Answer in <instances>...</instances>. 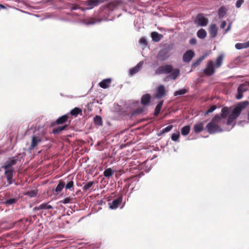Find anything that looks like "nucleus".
<instances>
[{
	"instance_id": "1",
	"label": "nucleus",
	"mask_w": 249,
	"mask_h": 249,
	"mask_svg": "<svg viewBox=\"0 0 249 249\" xmlns=\"http://www.w3.org/2000/svg\"><path fill=\"white\" fill-rule=\"evenodd\" d=\"M230 111V108L229 107H223L221 110V116L216 115L206 125V128L208 132L210 134H214L222 132V129L218 125V124L221 122L222 118L225 119L227 117Z\"/></svg>"
},
{
	"instance_id": "2",
	"label": "nucleus",
	"mask_w": 249,
	"mask_h": 249,
	"mask_svg": "<svg viewBox=\"0 0 249 249\" xmlns=\"http://www.w3.org/2000/svg\"><path fill=\"white\" fill-rule=\"evenodd\" d=\"M249 105V102L244 101L238 103L233 108L231 113L229 115L228 119L227 121L228 125L235 124V120L239 116L241 111L245 109Z\"/></svg>"
},
{
	"instance_id": "3",
	"label": "nucleus",
	"mask_w": 249,
	"mask_h": 249,
	"mask_svg": "<svg viewBox=\"0 0 249 249\" xmlns=\"http://www.w3.org/2000/svg\"><path fill=\"white\" fill-rule=\"evenodd\" d=\"M169 77L175 80L180 74V71L178 69H173L171 65H164L159 67L155 71V74L160 75L161 74H169Z\"/></svg>"
},
{
	"instance_id": "4",
	"label": "nucleus",
	"mask_w": 249,
	"mask_h": 249,
	"mask_svg": "<svg viewBox=\"0 0 249 249\" xmlns=\"http://www.w3.org/2000/svg\"><path fill=\"white\" fill-rule=\"evenodd\" d=\"M123 4V2L122 0H115L109 3L106 6H102L101 9L104 14L109 15L110 12L113 11L118 7L121 6Z\"/></svg>"
},
{
	"instance_id": "5",
	"label": "nucleus",
	"mask_w": 249,
	"mask_h": 249,
	"mask_svg": "<svg viewBox=\"0 0 249 249\" xmlns=\"http://www.w3.org/2000/svg\"><path fill=\"white\" fill-rule=\"evenodd\" d=\"M214 72L213 62L211 60H209L205 69L204 70V73L206 76H210L213 75Z\"/></svg>"
},
{
	"instance_id": "6",
	"label": "nucleus",
	"mask_w": 249,
	"mask_h": 249,
	"mask_svg": "<svg viewBox=\"0 0 249 249\" xmlns=\"http://www.w3.org/2000/svg\"><path fill=\"white\" fill-rule=\"evenodd\" d=\"M249 85V83L248 82H245L239 86L237 88L238 94L236 96V99L239 100L243 97V93L248 90Z\"/></svg>"
},
{
	"instance_id": "7",
	"label": "nucleus",
	"mask_w": 249,
	"mask_h": 249,
	"mask_svg": "<svg viewBox=\"0 0 249 249\" xmlns=\"http://www.w3.org/2000/svg\"><path fill=\"white\" fill-rule=\"evenodd\" d=\"M170 56L169 50L167 49L161 50L158 53L157 56V59L160 61H164L168 59Z\"/></svg>"
},
{
	"instance_id": "8",
	"label": "nucleus",
	"mask_w": 249,
	"mask_h": 249,
	"mask_svg": "<svg viewBox=\"0 0 249 249\" xmlns=\"http://www.w3.org/2000/svg\"><path fill=\"white\" fill-rule=\"evenodd\" d=\"M5 170L4 175L7 178V181L8 184H11L13 183L14 180L13 179V169L3 168Z\"/></svg>"
},
{
	"instance_id": "9",
	"label": "nucleus",
	"mask_w": 249,
	"mask_h": 249,
	"mask_svg": "<svg viewBox=\"0 0 249 249\" xmlns=\"http://www.w3.org/2000/svg\"><path fill=\"white\" fill-rule=\"evenodd\" d=\"M195 52L189 50L187 51L183 55L182 59L184 62L189 63L195 56Z\"/></svg>"
},
{
	"instance_id": "10",
	"label": "nucleus",
	"mask_w": 249,
	"mask_h": 249,
	"mask_svg": "<svg viewBox=\"0 0 249 249\" xmlns=\"http://www.w3.org/2000/svg\"><path fill=\"white\" fill-rule=\"evenodd\" d=\"M42 141V137L40 136H33L32 138L31 145L29 149L33 150L37 145Z\"/></svg>"
},
{
	"instance_id": "11",
	"label": "nucleus",
	"mask_w": 249,
	"mask_h": 249,
	"mask_svg": "<svg viewBox=\"0 0 249 249\" xmlns=\"http://www.w3.org/2000/svg\"><path fill=\"white\" fill-rule=\"evenodd\" d=\"M69 118V116L67 114L64 115L59 117L55 122L51 123L50 124L51 127L54 126L55 124H62L67 122Z\"/></svg>"
},
{
	"instance_id": "12",
	"label": "nucleus",
	"mask_w": 249,
	"mask_h": 249,
	"mask_svg": "<svg viewBox=\"0 0 249 249\" xmlns=\"http://www.w3.org/2000/svg\"><path fill=\"white\" fill-rule=\"evenodd\" d=\"M197 23L202 26L207 25L208 22V19L205 18L202 14H198L196 18Z\"/></svg>"
},
{
	"instance_id": "13",
	"label": "nucleus",
	"mask_w": 249,
	"mask_h": 249,
	"mask_svg": "<svg viewBox=\"0 0 249 249\" xmlns=\"http://www.w3.org/2000/svg\"><path fill=\"white\" fill-rule=\"evenodd\" d=\"M123 200L122 196H119L114 199L111 203H109V208L111 209H116L122 203Z\"/></svg>"
},
{
	"instance_id": "14",
	"label": "nucleus",
	"mask_w": 249,
	"mask_h": 249,
	"mask_svg": "<svg viewBox=\"0 0 249 249\" xmlns=\"http://www.w3.org/2000/svg\"><path fill=\"white\" fill-rule=\"evenodd\" d=\"M165 89L163 85H160L157 89V92L155 95L156 98L160 99L165 95Z\"/></svg>"
},
{
	"instance_id": "15",
	"label": "nucleus",
	"mask_w": 249,
	"mask_h": 249,
	"mask_svg": "<svg viewBox=\"0 0 249 249\" xmlns=\"http://www.w3.org/2000/svg\"><path fill=\"white\" fill-rule=\"evenodd\" d=\"M17 162V160L16 159V157H13L7 161L2 167L3 168L13 169L12 166L15 165Z\"/></svg>"
},
{
	"instance_id": "16",
	"label": "nucleus",
	"mask_w": 249,
	"mask_h": 249,
	"mask_svg": "<svg viewBox=\"0 0 249 249\" xmlns=\"http://www.w3.org/2000/svg\"><path fill=\"white\" fill-rule=\"evenodd\" d=\"M209 32L211 37L214 38L216 37L217 34V28L215 24L211 25L209 27Z\"/></svg>"
},
{
	"instance_id": "17",
	"label": "nucleus",
	"mask_w": 249,
	"mask_h": 249,
	"mask_svg": "<svg viewBox=\"0 0 249 249\" xmlns=\"http://www.w3.org/2000/svg\"><path fill=\"white\" fill-rule=\"evenodd\" d=\"M65 182L62 179L59 180L58 184H57L56 188L54 190V194L55 195H58L64 188Z\"/></svg>"
},
{
	"instance_id": "18",
	"label": "nucleus",
	"mask_w": 249,
	"mask_h": 249,
	"mask_svg": "<svg viewBox=\"0 0 249 249\" xmlns=\"http://www.w3.org/2000/svg\"><path fill=\"white\" fill-rule=\"evenodd\" d=\"M111 81L112 79L111 78L105 79L99 83V85L103 89H107L109 87Z\"/></svg>"
},
{
	"instance_id": "19",
	"label": "nucleus",
	"mask_w": 249,
	"mask_h": 249,
	"mask_svg": "<svg viewBox=\"0 0 249 249\" xmlns=\"http://www.w3.org/2000/svg\"><path fill=\"white\" fill-rule=\"evenodd\" d=\"M53 207L49 204V202L47 203H43L41 204L38 206H36L35 208V210H50L53 209Z\"/></svg>"
},
{
	"instance_id": "20",
	"label": "nucleus",
	"mask_w": 249,
	"mask_h": 249,
	"mask_svg": "<svg viewBox=\"0 0 249 249\" xmlns=\"http://www.w3.org/2000/svg\"><path fill=\"white\" fill-rule=\"evenodd\" d=\"M143 65V62H140L135 67L130 70V74L132 75L138 72L141 69Z\"/></svg>"
},
{
	"instance_id": "21",
	"label": "nucleus",
	"mask_w": 249,
	"mask_h": 249,
	"mask_svg": "<svg viewBox=\"0 0 249 249\" xmlns=\"http://www.w3.org/2000/svg\"><path fill=\"white\" fill-rule=\"evenodd\" d=\"M151 96L149 94L143 95L141 98V103L143 106L148 105L150 101Z\"/></svg>"
},
{
	"instance_id": "22",
	"label": "nucleus",
	"mask_w": 249,
	"mask_h": 249,
	"mask_svg": "<svg viewBox=\"0 0 249 249\" xmlns=\"http://www.w3.org/2000/svg\"><path fill=\"white\" fill-rule=\"evenodd\" d=\"M204 128V124L203 122H200L196 124L194 126V131L196 133H198L202 131Z\"/></svg>"
},
{
	"instance_id": "23",
	"label": "nucleus",
	"mask_w": 249,
	"mask_h": 249,
	"mask_svg": "<svg viewBox=\"0 0 249 249\" xmlns=\"http://www.w3.org/2000/svg\"><path fill=\"white\" fill-rule=\"evenodd\" d=\"M74 196L75 195L72 194V195L70 196H69L67 197L63 200H61L60 203L64 204L72 203L75 199Z\"/></svg>"
},
{
	"instance_id": "24",
	"label": "nucleus",
	"mask_w": 249,
	"mask_h": 249,
	"mask_svg": "<svg viewBox=\"0 0 249 249\" xmlns=\"http://www.w3.org/2000/svg\"><path fill=\"white\" fill-rule=\"evenodd\" d=\"M18 199H19V197H13V198H8L7 199H6L4 201V203L6 206L12 205H13L14 204H16L18 202Z\"/></svg>"
},
{
	"instance_id": "25",
	"label": "nucleus",
	"mask_w": 249,
	"mask_h": 249,
	"mask_svg": "<svg viewBox=\"0 0 249 249\" xmlns=\"http://www.w3.org/2000/svg\"><path fill=\"white\" fill-rule=\"evenodd\" d=\"M151 35L152 40L155 42H159L163 37L161 34H160L156 32H152Z\"/></svg>"
},
{
	"instance_id": "26",
	"label": "nucleus",
	"mask_w": 249,
	"mask_h": 249,
	"mask_svg": "<svg viewBox=\"0 0 249 249\" xmlns=\"http://www.w3.org/2000/svg\"><path fill=\"white\" fill-rule=\"evenodd\" d=\"M235 47L238 50L249 48V41L243 43H236L235 45Z\"/></svg>"
},
{
	"instance_id": "27",
	"label": "nucleus",
	"mask_w": 249,
	"mask_h": 249,
	"mask_svg": "<svg viewBox=\"0 0 249 249\" xmlns=\"http://www.w3.org/2000/svg\"><path fill=\"white\" fill-rule=\"evenodd\" d=\"M82 112V110L81 108L75 107L71 111L70 114L72 116H76L78 114H81Z\"/></svg>"
},
{
	"instance_id": "28",
	"label": "nucleus",
	"mask_w": 249,
	"mask_h": 249,
	"mask_svg": "<svg viewBox=\"0 0 249 249\" xmlns=\"http://www.w3.org/2000/svg\"><path fill=\"white\" fill-rule=\"evenodd\" d=\"M68 126V124H65L62 126H58L57 128H54L53 130V134H59L60 132L64 130H65Z\"/></svg>"
},
{
	"instance_id": "29",
	"label": "nucleus",
	"mask_w": 249,
	"mask_h": 249,
	"mask_svg": "<svg viewBox=\"0 0 249 249\" xmlns=\"http://www.w3.org/2000/svg\"><path fill=\"white\" fill-rule=\"evenodd\" d=\"M207 35V33L204 29H201L199 30L197 32V36L198 38L201 39L204 38Z\"/></svg>"
},
{
	"instance_id": "30",
	"label": "nucleus",
	"mask_w": 249,
	"mask_h": 249,
	"mask_svg": "<svg viewBox=\"0 0 249 249\" xmlns=\"http://www.w3.org/2000/svg\"><path fill=\"white\" fill-rule=\"evenodd\" d=\"M163 101H161L159 103V104L157 105L154 112V115L156 116H157L160 111L161 108L162 107V106L163 105Z\"/></svg>"
},
{
	"instance_id": "31",
	"label": "nucleus",
	"mask_w": 249,
	"mask_h": 249,
	"mask_svg": "<svg viewBox=\"0 0 249 249\" xmlns=\"http://www.w3.org/2000/svg\"><path fill=\"white\" fill-rule=\"evenodd\" d=\"M65 187L67 190H69L71 191H74V188L73 181L72 180L68 181L67 184H65Z\"/></svg>"
},
{
	"instance_id": "32",
	"label": "nucleus",
	"mask_w": 249,
	"mask_h": 249,
	"mask_svg": "<svg viewBox=\"0 0 249 249\" xmlns=\"http://www.w3.org/2000/svg\"><path fill=\"white\" fill-rule=\"evenodd\" d=\"M173 125H169L166 127L165 128L162 129L158 134L159 136H161L163 134L165 133H167L168 132H169L171 129L173 128Z\"/></svg>"
},
{
	"instance_id": "33",
	"label": "nucleus",
	"mask_w": 249,
	"mask_h": 249,
	"mask_svg": "<svg viewBox=\"0 0 249 249\" xmlns=\"http://www.w3.org/2000/svg\"><path fill=\"white\" fill-rule=\"evenodd\" d=\"M190 131V127L189 125H186L181 129V133L182 135L186 136L188 135Z\"/></svg>"
},
{
	"instance_id": "34",
	"label": "nucleus",
	"mask_w": 249,
	"mask_h": 249,
	"mask_svg": "<svg viewBox=\"0 0 249 249\" xmlns=\"http://www.w3.org/2000/svg\"><path fill=\"white\" fill-rule=\"evenodd\" d=\"M94 122L96 125L100 126L103 124L102 119L100 116L96 115L94 118Z\"/></svg>"
},
{
	"instance_id": "35",
	"label": "nucleus",
	"mask_w": 249,
	"mask_h": 249,
	"mask_svg": "<svg viewBox=\"0 0 249 249\" xmlns=\"http://www.w3.org/2000/svg\"><path fill=\"white\" fill-rule=\"evenodd\" d=\"M223 57L222 55H220L216 58V64L215 67L216 68H219L222 64L223 61Z\"/></svg>"
},
{
	"instance_id": "36",
	"label": "nucleus",
	"mask_w": 249,
	"mask_h": 249,
	"mask_svg": "<svg viewBox=\"0 0 249 249\" xmlns=\"http://www.w3.org/2000/svg\"><path fill=\"white\" fill-rule=\"evenodd\" d=\"M114 173V172L110 168L106 169L104 172V175L106 177L109 178Z\"/></svg>"
},
{
	"instance_id": "37",
	"label": "nucleus",
	"mask_w": 249,
	"mask_h": 249,
	"mask_svg": "<svg viewBox=\"0 0 249 249\" xmlns=\"http://www.w3.org/2000/svg\"><path fill=\"white\" fill-rule=\"evenodd\" d=\"M226 13V8L224 7H221L218 11V16L220 18L223 17Z\"/></svg>"
},
{
	"instance_id": "38",
	"label": "nucleus",
	"mask_w": 249,
	"mask_h": 249,
	"mask_svg": "<svg viewBox=\"0 0 249 249\" xmlns=\"http://www.w3.org/2000/svg\"><path fill=\"white\" fill-rule=\"evenodd\" d=\"M187 92V89H179V90L175 91L174 93V95L175 96L181 95L185 94Z\"/></svg>"
},
{
	"instance_id": "39",
	"label": "nucleus",
	"mask_w": 249,
	"mask_h": 249,
	"mask_svg": "<svg viewBox=\"0 0 249 249\" xmlns=\"http://www.w3.org/2000/svg\"><path fill=\"white\" fill-rule=\"evenodd\" d=\"M93 184H94L93 181H89L88 183L85 184L83 187V191H88L92 187V186L93 185Z\"/></svg>"
},
{
	"instance_id": "40",
	"label": "nucleus",
	"mask_w": 249,
	"mask_h": 249,
	"mask_svg": "<svg viewBox=\"0 0 249 249\" xmlns=\"http://www.w3.org/2000/svg\"><path fill=\"white\" fill-rule=\"evenodd\" d=\"M37 194V192L36 190H32L26 192L25 195L31 197L36 196Z\"/></svg>"
},
{
	"instance_id": "41",
	"label": "nucleus",
	"mask_w": 249,
	"mask_h": 249,
	"mask_svg": "<svg viewBox=\"0 0 249 249\" xmlns=\"http://www.w3.org/2000/svg\"><path fill=\"white\" fill-rule=\"evenodd\" d=\"M97 21L94 18H90L85 20V23L87 24H93Z\"/></svg>"
},
{
	"instance_id": "42",
	"label": "nucleus",
	"mask_w": 249,
	"mask_h": 249,
	"mask_svg": "<svg viewBox=\"0 0 249 249\" xmlns=\"http://www.w3.org/2000/svg\"><path fill=\"white\" fill-rule=\"evenodd\" d=\"M179 133L178 132L177 133H173L171 136V139L173 141H177L179 137Z\"/></svg>"
},
{
	"instance_id": "43",
	"label": "nucleus",
	"mask_w": 249,
	"mask_h": 249,
	"mask_svg": "<svg viewBox=\"0 0 249 249\" xmlns=\"http://www.w3.org/2000/svg\"><path fill=\"white\" fill-rule=\"evenodd\" d=\"M204 56H201L197 59L193 64V66L198 65L204 59Z\"/></svg>"
},
{
	"instance_id": "44",
	"label": "nucleus",
	"mask_w": 249,
	"mask_h": 249,
	"mask_svg": "<svg viewBox=\"0 0 249 249\" xmlns=\"http://www.w3.org/2000/svg\"><path fill=\"white\" fill-rule=\"evenodd\" d=\"M216 108V106L215 105L212 106L210 108L206 111L205 114H208L210 113L213 112Z\"/></svg>"
},
{
	"instance_id": "45",
	"label": "nucleus",
	"mask_w": 249,
	"mask_h": 249,
	"mask_svg": "<svg viewBox=\"0 0 249 249\" xmlns=\"http://www.w3.org/2000/svg\"><path fill=\"white\" fill-rule=\"evenodd\" d=\"M139 43L141 45L144 46V47L147 45V40L144 37H142L140 39Z\"/></svg>"
},
{
	"instance_id": "46",
	"label": "nucleus",
	"mask_w": 249,
	"mask_h": 249,
	"mask_svg": "<svg viewBox=\"0 0 249 249\" xmlns=\"http://www.w3.org/2000/svg\"><path fill=\"white\" fill-rule=\"evenodd\" d=\"M244 2V0H237L236 2V7L237 8H239L242 4Z\"/></svg>"
},
{
	"instance_id": "47",
	"label": "nucleus",
	"mask_w": 249,
	"mask_h": 249,
	"mask_svg": "<svg viewBox=\"0 0 249 249\" xmlns=\"http://www.w3.org/2000/svg\"><path fill=\"white\" fill-rule=\"evenodd\" d=\"M189 43L191 45H195L196 43V39L195 38H191L189 41Z\"/></svg>"
},
{
	"instance_id": "48",
	"label": "nucleus",
	"mask_w": 249,
	"mask_h": 249,
	"mask_svg": "<svg viewBox=\"0 0 249 249\" xmlns=\"http://www.w3.org/2000/svg\"><path fill=\"white\" fill-rule=\"evenodd\" d=\"M80 8V7H79L78 5H76V4H73V5L71 7V11H72V10H76V9H78V8Z\"/></svg>"
},
{
	"instance_id": "49",
	"label": "nucleus",
	"mask_w": 249,
	"mask_h": 249,
	"mask_svg": "<svg viewBox=\"0 0 249 249\" xmlns=\"http://www.w3.org/2000/svg\"><path fill=\"white\" fill-rule=\"evenodd\" d=\"M226 26V22L225 21H223L220 25V28L222 29H224Z\"/></svg>"
},
{
	"instance_id": "50",
	"label": "nucleus",
	"mask_w": 249,
	"mask_h": 249,
	"mask_svg": "<svg viewBox=\"0 0 249 249\" xmlns=\"http://www.w3.org/2000/svg\"><path fill=\"white\" fill-rule=\"evenodd\" d=\"M231 24H230L228 25V28L225 30L224 34L227 33L231 29Z\"/></svg>"
},
{
	"instance_id": "51",
	"label": "nucleus",
	"mask_w": 249,
	"mask_h": 249,
	"mask_svg": "<svg viewBox=\"0 0 249 249\" xmlns=\"http://www.w3.org/2000/svg\"><path fill=\"white\" fill-rule=\"evenodd\" d=\"M0 7H1L2 8H5V7L3 5H2V4H0Z\"/></svg>"
}]
</instances>
